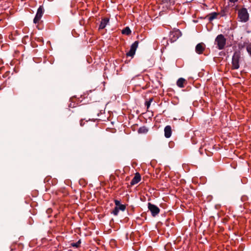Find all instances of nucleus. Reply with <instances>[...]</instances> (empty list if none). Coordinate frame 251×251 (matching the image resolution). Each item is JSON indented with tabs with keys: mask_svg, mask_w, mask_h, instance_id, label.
I'll return each mask as SVG.
<instances>
[{
	"mask_svg": "<svg viewBox=\"0 0 251 251\" xmlns=\"http://www.w3.org/2000/svg\"><path fill=\"white\" fill-rule=\"evenodd\" d=\"M232 69H237L239 68V64H232Z\"/></svg>",
	"mask_w": 251,
	"mask_h": 251,
	"instance_id": "obj_20",
	"label": "nucleus"
},
{
	"mask_svg": "<svg viewBox=\"0 0 251 251\" xmlns=\"http://www.w3.org/2000/svg\"><path fill=\"white\" fill-rule=\"evenodd\" d=\"M84 122H83V119L80 120V126H84Z\"/></svg>",
	"mask_w": 251,
	"mask_h": 251,
	"instance_id": "obj_22",
	"label": "nucleus"
},
{
	"mask_svg": "<svg viewBox=\"0 0 251 251\" xmlns=\"http://www.w3.org/2000/svg\"><path fill=\"white\" fill-rule=\"evenodd\" d=\"M238 0H229V1L231 2H233V3H234L235 2H236Z\"/></svg>",
	"mask_w": 251,
	"mask_h": 251,
	"instance_id": "obj_23",
	"label": "nucleus"
},
{
	"mask_svg": "<svg viewBox=\"0 0 251 251\" xmlns=\"http://www.w3.org/2000/svg\"><path fill=\"white\" fill-rule=\"evenodd\" d=\"M164 135L165 137L170 138L172 135V128L171 126H167L164 128Z\"/></svg>",
	"mask_w": 251,
	"mask_h": 251,
	"instance_id": "obj_9",
	"label": "nucleus"
},
{
	"mask_svg": "<svg viewBox=\"0 0 251 251\" xmlns=\"http://www.w3.org/2000/svg\"><path fill=\"white\" fill-rule=\"evenodd\" d=\"M141 180V176L139 173H136L135 176L130 182L131 185L138 183Z\"/></svg>",
	"mask_w": 251,
	"mask_h": 251,
	"instance_id": "obj_8",
	"label": "nucleus"
},
{
	"mask_svg": "<svg viewBox=\"0 0 251 251\" xmlns=\"http://www.w3.org/2000/svg\"><path fill=\"white\" fill-rule=\"evenodd\" d=\"M1 21V19H0V21Z\"/></svg>",
	"mask_w": 251,
	"mask_h": 251,
	"instance_id": "obj_24",
	"label": "nucleus"
},
{
	"mask_svg": "<svg viewBox=\"0 0 251 251\" xmlns=\"http://www.w3.org/2000/svg\"><path fill=\"white\" fill-rule=\"evenodd\" d=\"M226 39L223 34L218 35L215 40V44L217 46L216 47L220 50L224 49L226 44Z\"/></svg>",
	"mask_w": 251,
	"mask_h": 251,
	"instance_id": "obj_1",
	"label": "nucleus"
},
{
	"mask_svg": "<svg viewBox=\"0 0 251 251\" xmlns=\"http://www.w3.org/2000/svg\"><path fill=\"white\" fill-rule=\"evenodd\" d=\"M218 15V13L216 12L211 13L208 15V19L209 21H211L214 19L217 18Z\"/></svg>",
	"mask_w": 251,
	"mask_h": 251,
	"instance_id": "obj_12",
	"label": "nucleus"
},
{
	"mask_svg": "<svg viewBox=\"0 0 251 251\" xmlns=\"http://www.w3.org/2000/svg\"><path fill=\"white\" fill-rule=\"evenodd\" d=\"M122 33L126 35H129L131 33V30L128 27H126L122 30Z\"/></svg>",
	"mask_w": 251,
	"mask_h": 251,
	"instance_id": "obj_14",
	"label": "nucleus"
},
{
	"mask_svg": "<svg viewBox=\"0 0 251 251\" xmlns=\"http://www.w3.org/2000/svg\"><path fill=\"white\" fill-rule=\"evenodd\" d=\"M138 41H135L131 45L130 50L126 53V55L127 56L132 57L134 56L138 47Z\"/></svg>",
	"mask_w": 251,
	"mask_h": 251,
	"instance_id": "obj_5",
	"label": "nucleus"
},
{
	"mask_svg": "<svg viewBox=\"0 0 251 251\" xmlns=\"http://www.w3.org/2000/svg\"><path fill=\"white\" fill-rule=\"evenodd\" d=\"M109 19L108 18H104L102 19L101 21L100 25L99 26L100 29H103L105 27L106 25L109 23Z\"/></svg>",
	"mask_w": 251,
	"mask_h": 251,
	"instance_id": "obj_10",
	"label": "nucleus"
},
{
	"mask_svg": "<svg viewBox=\"0 0 251 251\" xmlns=\"http://www.w3.org/2000/svg\"><path fill=\"white\" fill-rule=\"evenodd\" d=\"M247 50L248 53L251 55V44H249L247 46Z\"/></svg>",
	"mask_w": 251,
	"mask_h": 251,
	"instance_id": "obj_19",
	"label": "nucleus"
},
{
	"mask_svg": "<svg viewBox=\"0 0 251 251\" xmlns=\"http://www.w3.org/2000/svg\"><path fill=\"white\" fill-rule=\"evenodd\" d=\"M148 208L153 217L158 214L160 212V209L157 206L150 202L148 203Z\"/></svg>",
	"mask_w": 251,
	"mask_h": 251,
	"instance_id": "obj_4",
	"label": "nucleus"
},
{
	"mask_svg": "<svg viewBox=\"0 0 251 251\" xmlns=\"http://www.w3.org/2000/svg\"><path fill=\"white\" fill-rule=\"evenodd\" d=\"M81 244V240H79L76 243H73L71 244V246L73 247H75L76 248H78L80 246V245Z\"/></svg>",
	"mask_w": 251,
	"mask_h": 251,
	"instance_id": "obj_15",
	"label": "nucleus"
},
{
	"mask_svg": "<svg viewBox=\"0 0 251 251\" xmlns=\"http://www.w3.org/2000/svg\"><path fill=\"white\" fill-rule=\"evenodd\" d=\"M119 212V210L118 208V207L116 206L114 208V209H113V210L112 211L111 213L113 214V215H114L115 216H117V215H118Z\"/></svg>",
	"mask_w": 251,
	"mask_h": 251,
	"instance_id": "obj_16",
	"label": "nucleus"
},
{
	"mask_svg": "<svg viewBox=\"0 0 251 251\" xmlns=\"http://www.w3.org/2000/svg\"><path fill=\"white\" fill-rule=\"evenodd\" d=\"M126 205H124V204H120L119 205H118V208L119 209V210H121L122 211H124L126 209Z\"/></svg>",
	"mask_w": 251,
	"mask_h": 251,
	"instance_id": "obj_17",
	"label": "nucleus"
},
{
	"mask_svg": "<svg viewBox=\"0 0 251 251\" xmlns=\"http://www.w3.org/2000/svg\"><path fill=\"white\" fill-rule=\"evenodd\" d=\"M152 99L151 98V99H150L148 101H147L145 103V104L147 106V109H148L151 105V102H152Z\"/></svg>",
	"mask_w": 251,
	"mask_h": 251,
	"instance_id": "obj_18",
	"label": "nucleus"
},
{
	"mask_svg": "<svg viewBox=\"0 0 251 251\" xmlns=\"http://www.w3.org/2000/svg\"><path fill=\"white\" fill-rule=\"evenodd\" d=\"M206 49L205 45L202 43L198 44L195 48L196 52L199 54H202Z\"/></svg>",
	"mask_w": 251,
	"mask_h": 251,
	"instance_id": "obj_7",
	"label": "nucleus"
},
{
	"mask_svg": "<svg viewBox=\"0 0 251 251\" xmlns=\"http://www.w3.org/2000/svg\"><path fill=\"white\" fill-rule=\"evenodd\" d=\"M238 17L239 21L241 22H246L249 20V14L247 9L245 8H242L239 10L238 12Z\"/></svg>",
	"mask_w": 251,
	"mask_h": 251,
	"instance_id": "obj_2",
	"label": "nucleus"
},
{
	"mask_svg": "<svg viewBox=\"0 0 251 251\" xmlns=\"http://www.w3.org/2000/svg\"><path fill=\"white\" fill-rule=\"evenodd\" d=\"M114 202L116 205V206H117V207L118 206V205L121 204L120 201L118 200H115L114 201Z\"/></svg>",
	"mask_w": 251,
	"mask_h": 251,
	"instance_id": "obj_21",
	"label": "nucleus"
},
{
	"mask_svg": "<svg viewBox=\"0 0 251 251\" xmlns=\"http://www.w3.org/2000/svg\"><path fill=\"white\" fill-rule=\"evenodd\" d=\"M186 81L185 79L183 78H179L176 84L179 88H183L184 87V83Z\"/></svg>",
	"mask_w": 251,
	"mask_h": 251,
	"instance_id": "obj_11",
	"label": "nucleus"
},
{
	"mask_svg": "<svg viewBox=\"0 0 251 251\" xmlns=\"http://www.w3.org/2000/svg\"><path fill=\"white\" fill-rule=\"evenodd\" d=\"M44 13V9L42 6H40V7L38 8L35 17L33 20V22L34 24H37L41 20L43 15Z\"/></svg>",
	"mask_w": 251,
	"mask_h": 251,
	"instance_id": "obj_3",
	"label": "nucleus"
},
{
	"mask_svg": "<svg viewBox=\"0 0 251 251\" xmlns=\"http://www.w3.org/2000/svg\"><path fill=\"white\" fill-rule=\"evenodd\" d=\"M181 35L180 31L178 29L172 31L170 33V39L172 42L176 41Z\"/></svg>",
	"mask_w": 251,
	"mask_h": 251,
	"instance_id": "obj_6",
	"label": "nucleus"
},
{
	"mask_svg": "<svg viewBox=\"0 0 251 251\" xmlns=\"http://www.w3.org/2000/svg\"><path fill=\"white\" fill-rule=\"evenodd\" d=\"M148 131V129L145 126L141 127L138 129V132L140 133H146Z\"/></svg>",
	"mask_w": 251,
	"mask_h": 251,
	"instance_id": "obj_13",
	"label": "nucleus"
}]
</instances>
